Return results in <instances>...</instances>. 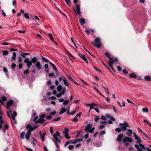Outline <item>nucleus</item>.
<instances>
[{
  "label": "nucleus",
  "instance_id": "obj_21",
  "mask_svg": "<svg viewBox=\"0 0 151 151\" xmlns=\"http://www.w3.org/2000/svg\"><path fill=\"white\" fill-rule=\"evenodd\" d=\"M80 22L81 24L82 25L83 24H85L86 22V20L85 19L83 18H80Z\"/></svg>",
  "mask_w": 151,
  "mask_h": 151
},
{
  "label": "nucleus",
  "instance_id": "obj_49",
  "mask_svg": "<svg viewBox=\"0 0 151 151\" xmlns=\"http://www.w3.org/2000/svg\"><path fill=\"white\" fill-rule=\"evenodd\" d=\"M11 66L12 68L14 69L16 68V65L15 64L13 63L12 64Z\"/></svg>",
  "mask_w": 151,
  "mask_h": 151
},
{
  "label": "nucleus",
  "instance_id": "obj_19",
  "mask_svg": "<svg viewBox=\"0 0 151 151\" xmlns=\"http://www.w3.org/2000/svg\"><path fill=\"white\" fill-rule=\"evenodd\" d=\"M82 140H83L82 139L76 138L75 139L74 142H72V144H75V143H77V142L82 141Z\"/></svg>",
  "mask_w": 151,
  "mask_h": 151
},
{
  "label": "nucleus",
  "instance_id": "obj_23",
  "mask_svg": "<svg viewBox=\"0 0 151 151\" xmlns=\"http://www.w3.org/2000/svg\"><path fill=\"white\" fill-rule=\"evenodd\" d=\"M0 123L1 124H3L4 123V121L2 120V112L0 111Z\"/></svg>",
  "mask_w": 151,
  "mask_h": 151
},
{
  "label": "nucleus",
  "instance_id": "obj_39",
  "mask_svg": "<svg viewBox=\"0 0 151 151\" xmlns=\"http://www.w3.org/2000/svg\"><path fill=\"white\" fill-rule=\"evenodd\" d=\"M121 106V104H117L116 107L117 109L121 110L122 109Z\"/></svg>",
  "mask_w": 151,
  "mask_h": 151
},
{
  "label": "nucleus",
  "instance_id": "obj_63",
  "mask_svg": "<svg viewBox=\"0 0 151 151\" xmlns=\"http://www.w3.org/2000/svg\"><path fill=\"white\" fill-rule=\"evenodd\" d=\"M105 134V131H101L100 133L101 135H103Z\"/></svg>",
  "mask_w": 151,
  "mask_h": 151
},
{
  "label": "nucleus",
  "instance_id": "obj_34",
  "mask_svg": "<svg viewBox=\"0 0 151 151\" xmlns=\"http://www.w3.org/2000/svg\"><path fill=\"white\" fill-rule=\"evenodd\" d=\"M130 76L132 78H136L137 77L136 75L134 73H131L129 74Z\"/></svg>",
  "mask_w": 151,
  "mask_h": 151
},
{
  "label": "nucleus",
  "instance_id": "obj_35",
  "mask_svg": "<svg viewBox=\"0 0 151 151\" xmlns=\"http://www.w3.org/2000/svg\"><path fill=\"white\" fill-rule=\"evenodd\" d=\"M19 52L21 53H19V54L22 56V58H24L26 57V55H25L24 53H23L20 51H19Z\"/></svg>",
  "mask_w": 151,
  "mask_h": 151
},
{
  "label": "nucleus",
  "instance_id": "obj_46",
  "mask_svg": "<svg viewBox=\"0 0 151 151\" xmlns=\"http://www.w3.org/2000/svg\"><path fill=\"white\" fill-rule=\"evenodd\" d=\"M61 117H59L58 118H57L56 119H54L53 120V122H56V121H59L60 119H61Z\"/></svg>",
  "mask_w": 151,
  "mask_h": 151
},
{
  "label": "nucleus",
  "instance_id": "obj_44",
  "mask_svg": "<svg viewBox=\"0 0 151 151\" xmlns=\"http://www.w3.org/2000/svg\"><path fill=\"white\" fill-rule=\"evenodd\" d=\"M67 78H68V79L70 81H73V79L71 77V76H69V75H67Z\"/></svg>",
  "mask_w": 151,
  "mask_h": 151
},
{
  "label": "nucleus",
  "instance_id": "obj_31",
  "mask_svg": "<svg viewBox=\"0 0 151 151\" xmlns=\"http://www.w3.org/2000/svg\"><path fill=\"white\" fill-rule=\"evenodd\" d=\"M100 39L99 38H96L94 40L95 43H99L100 42Z\"/></svg>",
  "mask_w": 151,
  "mask_h": 151
},
{
  "label": "nucleus",
  "instance_id": "obj_48",
  "mask_svg": "<svg viewBox=\"0 0 151 151\" xmlns=\"http://www.w3.org/2000/svg\"><path fill=\"white\" fill-rule=\"evenodd\" d=\"M115 131L118 133H120L121 131H122L121 128H117L116 129Z\"/></svg>",
  "mask_w": 151,
  "mask_h": 151
},
{
  "label": "nucleus",
  "instance_id": "obj_45",
  "mask_svg": "<svg viewBox=\"0 0 151 151\" xmlns=\"http://www.w3.org/2000/svg\"><path fill=\"white\" fill-rule=\"evenodd\" d=\"M104 90L106 92V93L107 94H109V91L108 89L106 87V88H104Z\"/></svg>",
  "mask_w": 151,
  "mask_h": 151
},
{
  "label": "nucleus",
  "instance_id": "obj_20",
  "mask_svg": "<svg viewBox=\"0 0 151 151\" xmlns=\"http://www.w3.org/2000/svg\"><path fill=\"white\" fill-rule=\"evenodd\" d=\"M92 44L96 47L98 48H100L101 47V45L100 43H98L97 44H96L95 43L93 42Z\"/></svg>",
  "mask_w": 151,
  "mask_h": 151
},
{
  "label": "nucleus",
  "instance_id": "obj_47",
  "mask_svg": "<svg viewBox=\"0 0 151 151\" xmlns=\"http://www.w3.org/2000/svg\"><path fill=\"white\" fill-rule=\"evenodd\" d=\"M129 151H134V148L132 146H130L129 148Z\"/></svg>",
  "mask_w": 151,
  "mask_h": 151
},
{
  "label": "nucleus",
  "instance_id": "obj_15",
  "mask_svg": "<svg viewBox=\"0 0 151 151\" xmlns=\"http://www.w3.org/2000/svg\"><path fill=\"white\" fill-rule=\"evenodd\" d=\"M65 88H63V90L61 92H60V93H57L56 96L57 97H60L65 92Z\"/></svg>",
  "mask_w": 151,
  "mask_h": 151
},
{
  "label": "nucleus",
  "instance_id": "obj_6",
  "mask_svg": "<svg viewBox=\"0 0 151 151\" xmlns=\"http://www.w3.org/2000/svg\"><path fill=\"white\" fill-rule=\"evenodd\" d=\"M122 141L124 142L125 143L126 146H128L129 143L128 142L130 143L132 142V139L129 137H125L124 138L122 139Z\"/></svg>",
  "mask_w": 151,
  "mask_h": 151
},
{
  "label": "nucleus",
  "instance_id": "obj_13",
  "mask_svg": "<svg viewBox=\"0 0 151 151\" xmlns=\"http://www.w3.org/2000/svg\"><path fill=\"white\" fill-rule=\"evenodd\" d=\"M31 134V132L30 131H27V133L25 135V138L27 139L28 140L29 139L30 136Z\"/></svg>",
  "mask_w": 151,
  "mask_h": 151
},
{
  "label": "nucleus",
  "instance_id": "obj_17",
  "mask_svg": "<svg viewBox=\"0 0 151 151\" xmlns=\"http://www.w3.org/2000/svg\"><path fill=\"white\" fill-rule=\"evenodd\" d=\"M127 131L128 132L126 133V134L128 137H131L132 134V130L131 129H128Z\"/></svg>",
  "mask_w": 151,
  "mask_h": 151
},
{
  "label": "nucleus",
  "instance_id": "obj_18",
  "mask_svg": "<svg viewBox=\"0 0 151 151\" xmlns=\"http://www.w3.org/2000/svg\"><path fill=\"white\" fill-rule=\"evenodd\" d=\"M45 120L44 119H39L37 122H36V124H37L39 123H40L42 124L44 122H45Z\"/></svg>",
  "mask_w": 151,
  "mask_h": 151
},
{
  "label": "nucleus",
  "instance_id": "obj_27",
  "mask_svg": "<svg viewBox=\"0 0 151 151\" xmlns=\"http://www.w3.org/2000/svg\"><path fill=\"white\" fill-rule=\"evenodd\" d=\"M7 99L6 98L4 97L3 96L1 97V100H0V102L1 104H3L2 101H6Z\"/></svg>",
  "mask_w": 151,
  "mask_h": 151
},
{
  "label": "nucleus",
  "instance_id": "obj_53",
  "mask_svg": "<svg viewBox=\"0 0 151 151\" xmlns=\"http://www.w3.org/2000/svg\"><path fill=\"white\" fill-rule=\"evenodd\" d=\"M72 121L73 122H77L78 121V120L77 119L76 117L75 116V117L72 119Z\"/></svg>",
  "mask_w": 151,
  "mask_h": 151
},
{
  "label": "nucleus",
  "instance_id": "obj_41",
  "mask_svg": "<svg viewBox=\"0 0 151 151\" xmlns=\"http://www.w3.org/2000/svg\"><path fill=\"white\" fill-rule=\"evenodd\" d=\"M23 16L25 17L26 19H28L29 18V14L28 13L24 14Z\"/></svg>",
  "mask_w": 151,
  "mask_h": 151
},
{
  "label": "nucleus",
  "instance_id": "obj_64",
  "mask_svg": "<svg viewBox=\"0 0 151 151\" xmlns=\"http://www.w3.org/2000/svg\"><path fill=\"white\" fill-rule=\"evenodd\" d=\"M122 72L123 73L125 74H127L128 73V71L124 69L122 70Z\"/></svg>",
  "mask_w": 151,
  "mask_h": 151
},
{
  "label": "nucleus",
  "instance_id": "obj_58",
  "mask_svg": "<svg viewBox=\"0 0 151 151\" xmlns=\"http://www.w3.org/2000/svg\"><path fill=\"white\" fill-rule=\"evenodd\" d=\"M101 119L102 120H106V117L104 116H102L101 117Z\"/></svg>",
  "mask_w": 151,
  "mask_h": 151
},
{
  "label": "nucleus",
  "instance_id": "obj_37",
  "mask_svg": "<svg viewBox=\"0 0 151 151\" xmlns=\"http://www.w3.org/2000/svg\"><path fill=\"white\" fill-rule=\"evenodd\" d=\"M142 111L144 112H147L148 111V108H144L142 109Z\"/></svg>",
  "mask_w": 151,
  "mask_h": 151
},
{
  "label": "nucleus",
  "instance_id": "obj_54",
  "mask_svg": "<svg viewBox=\"0 0 151 151\" xmlns=\"http://www.w3.org/2000/svg\"><path fill=\"white\" fill-rule=\"evenodd\" d=\"M65 138L68 139H70V137L69 136L68 134L67 135L65 134Z\"/></svg>",
  "mask_w": 151,
  "mask_h": 151
},
{
  "label": "nucleus",
  "instance_id": "obj_2",
  "mask_svg": "<svg viewBox=\"0 0 151 151\" xmlns=\"http://www.w3.org/2000/svg\"><path fill=\"white\" fill-rule=\"evenodd\" d=\"M60 135V132L58 131H57L56 132V133H54L53 135V138L55 140V141H53L55 143L56 145V147L57 148H58V144L57 142H60V140L59 139L58 137Z\"/></svg>",
  "mask_w": 151,
  "mask_h": 151
},
{
  "label": "nucleus",
  "instance_id": "obj_11",
  "mask_svg": "<svg viewBox=\"0 0 151 151\" xmlns=\"http://www.w3.org/2000/svg\"><path fill=\"white\" fill-rule=\"evenodd\" d=\"M17 115V113L15 111H13V113L11 114L12 118L15 124L17 123V122L15 120V117Z\"/></svg>",
  "mask_w": 151,
  "mask_h": 151
},
{
  "label": "nucleus",
  "instance_id": "obj_22",
  "mask_svg": "<svg viewBox=\"0 0 151 151\" xmlns=\"http://www.w3.org/2000/svg\"><path fill=\"white\" fill-rule=\"evenodd\" d=\"M12 54L13 55L12 57V60L13 61H15L16 60V53L15 52H13Z\"/></svg>",
  "mask_w": 151,
  "mask_h": 151
},
{
  "label": "nucleus",
  "instance_id": "obj_43",
  "mask_svg": "<svg viewBox=\"0 0 151 151\" xmlns=\"http://www.w3.org/2000/svg\"><path fill=\"white\" fill-rule=\"evenodd\" d=\"M134 147H135L137 149V151H138L140 150V148L139 147V145H138L135 144L134 145Z\"/></svg>",
  "mask_w": 151,
  "mask_h": 151
},
{
  "label": "nucleus",
  "instance_id": "obj_14",
  "mask_svg": "<svg viewBox=\"0 0 151 151\" xmlns=\"http://www.w3.org/2000/svg\"><path fill=\"white\" fill-rule=\"evenodd\" d=\"M124 137V136L122 134H119L117 138V140L119 142H120L122 141V139Z\"/></svg>",
  "mask_w": 151,
  "mask_h": 151
},
{
  "label": "nucleus",
  "instance_id": "obj_32",
  "mask_svg": "<svg viewBox=\"0 0 151 151\" xmlns=\"http://www.w3.org/2000/svg\"><path fill=\"white\" fill-rule=\"evenodd\" d=\"M26 127L27 129H28V131H30V130L32 129V127L30 124H29L27 125Z\"/></svg>",
  "mask_w": 151,
  "mask_h": 151
},
{
  "label": "nucleus",
  "instance_id": "obj_55",
  "mask_svg": "<svg viewBox=\"0 0 151 151\" xmlns=\"http://www.w3.org/2000/svg\"><path fill=\"white\" fill-rule=\"evenodd\" d=\"M29 70L27 69V70H26L24 71V74H27L29 73Z\"/></svg>",
  "mask_w": 151,
  "mask_h": 151
},
{
  "label": "nucleus",
  "instance_id": "obj_40",
  "mask_svg": "<svg viewBox=\"0 0 151 151\" xmlns=\"http://www.w3.org/2000/svg\"><path fill=\"white\" fill-rule=\"evenodd\" d=\"M48 76L50 77H53L54 78L56 77L55 76L54 73H49L48 74Z\"/></svg>",
  "mask_w": 151,
  "mask_h": 151
},
{
  "label": "nucleus",
  "instance_id": "obj_57",
  "mask_svg": "<svg viewBox=\"0 0 151 151\" xmlns=\"http://www.w3.org/2000/svg\"><path fill=\"white\" fill-rule=\"evenodd\" d=\"M110 120L112 121H115V119L114 118L113 116H111L110 118Z\"/></svg>",
  "mask_w": 151,
  "mask_h": 151
},
{
  "label": "nucleus",
  "instance_id": "obj_8",
  "mask_svg": "<svg viewBox=\"0 0 151 151\" xmlns=\"http://www.w3.org/2000/svg\"><path fill=\"white\" fill-rule=\"evenodd\" d=\"M35 65L38 70H40L42 68L41 65L39 61L37 62L35 64Z\"/></svg>",
  "mask_w": 151,
  "mask_h": 151
},
{
  "label": "nucleus",
  "instance_id": "obj_38",
  "mask_svg": "<svg viewBox=\"0 0 151 151\" xmlns=\"http://www.w3.org/2000/svg\"><path fill=\"white\" fill-rule=\"evenodd\" d=\"M38 127V126L37 125H35L34 127H32V129L30 130V131L31 132L33 131L37 128Z\"/></svg>",
  "mask_w": 151,
  "mask_h": 151
},
{
  "label": "nucleus",
  "instance_id": "obj_16",
  "mask_svg": "<svg viewBox=\"0 0 151 151\" xmlns=\"http://www.w3.org/2000/svg\"><path fill=\"white\" fill-rule=\"evenodd\" d=\"M67 110V109H66L65 107H63L61 108L60 109V111L59 113L60 114H62L65 112V111H66Z\"/></svg>",
  "mask_w": 151,
  "mask_h": 151
},
{
  "label": "nucleus",
  "instance_id": "obj_1",
  "mask_svg": "<svg viewBox=\"0 0 151 151\" xmlns=\"http://www.w3.org/2000/svg\"><path fill=\"white\" fill-rule=\"evenodd\" d=\"M37 60V58L35 57H33L31 60H29L28 58H27L24 60V63H26L27 68H29L32 65V63H36Z\"/></svg>",
  "mask_w": 151,
  "mask_h": 151
},
{
  "label": "nucleus",
  "instance_id": "obj_4",
  "mask_svg": "<svg viewBox=\"0 0 151 151\" xmlns=\"http://www.w3.org/2000/svg\"><path fill=\"white\" fill-rule=\"evenodd\" d=\"M92 127V124H88L86 127L84 129V130L86 131V132H89L92 133L93 132L95 129V128L94 127L91 128Z\"/></svg>",
  "mask_w": 151,
  "mask_h": 151
},
{
  "label": "nucleus",
  "instance_id": "obj_5",
  "mask_svg": "<svg viewBox=\"0 0 151 151\" xmlns=\"http://www.w3.org/2000/svg\"><path fill=\"white\" fill-rule=\"evenodd\" d=\"M119 126L121 127V129L122 131L123 132L125 131L127 129V127H128V124L126 122L124 123H121L119 124Z\"/></svg>",
  "mask_w": 151,
  "mask_h": 151
},
{
  "label": "nucleus",
  "instance_id": "obj_25",
  "mask_svg": "<svg viewBox=\"0 0 151 151\" xmlns=\"http://www.w3.org/2000/svg\"><path fill=\"white\" fill-rule=\"evenodd\" d=\"M64 131H63V132L64 134H68V129L66 128H65L64 129Z\"/></svg>",
  "mask_w": 151,
  "mask_h": 151
},
{
  "label": "nucleus",
  "instance_id": "obj_50",
  "mask_svg": "<svg viewBox=\"0 0 151 151\" xmlns=\"http://www.w3.org/2000/svg\"><path fill=\"white\" fill-rule=\"evenodd\" d=\"M65 78L63 76H61L59 78V81H62L63 80V79Z\"/></svg>",
  "mask_w": 151,
  "mask_h": 151
},
{
  "label": "nucleus",
  "instance_id": "obj_36",
  "mask_svg": "<svg viewBox=\"0 0 151 151\" xmlns=\"http://www.w3.org/2000/svg\"><path fill=\"white\" fill-rule=\"evenodd\" d=\"M8 53V51L7 50H4L2 52V53L4 55H7Z\"/></svg>",
  "mask_w": 151,
  "mask_h": 151
},
{
  "label": "nucleus",
  "instance_id": "obj_60",
  "mask_svg": "<svg viewBox=\"0 0 151 151\" xmlns=\"http://www.w3.org/2000/svg\"><path fill=\"white\" fill-rule=\"evenodd\" d=\"M56 113V112L55 111H53L50 113V114L51 115H55Z\"/></svg>",
  "mask_w": 151,
  "mask_h": 151
},
{
  "label": "nucleus",
  "instance_id": "obj_62",
  "mask_svg": "<svg viewBox=\"0 0 151 151\" xmlns=\"http://www.w3.org/2000/svg\"><path fill=\"white\" fill-rule=\"evenodd\" d=\"M117 68L119 71H120L122 70V68L119 66H117Z\"/></svg>",
  "mask_w": 151,
  "mask_h": 151
},
{
  "label": "nucleus",
  "instance_id": "obj_30",
  "mask_svg": "<svg viewBox=\"0 0 151 151\" xmlns=\"http://www.w3.org/2000/svg\"><path fill=\"white\" fill-rule=\"evenodd\" d=\"M25 133V132L24 131L22 132V133H20V137L22 139H24V135Z\"/></svg>",
  "mask_w": 151,
  "mask_h": 151
},
{
  "label": "nucleus",
  "instance_id": "obj_3",
  "mask_svg": "<svg viewBox=\"0 0 151 151\" xmlns=\"http://www.w3.org/2000/svg\"><path fill=\"white\" fill-rule=\"evenodd\" d=\"M105 54L107 57L109 58L110 60L108 61V64L109 66L111 68L112 70L114 71L113 67V63L114 62V60L112 58L110 57V54L106 52L105 53Z\"/></svg>",
  "mask_w": 151,
  "mask_h": 151
},
{
  "label": "nucleus",
  "instance_id": "obj_29",
  "mask_svg": "<svg viewBox=\"0 0 151 151\" xmlns=\"http://www.w3.org/2000/svg\"><path fill=\"white\" fill-rule=\"evenodd\" d=\"M63 82H64V84L65 86H68L69 85V83H68V81L65 78L63 79Z\"/></svg>",
  "mask_w": 151,
  "mask_h": 151
},
{
  "label": "nucleus",
  "instance_id": "obj_7",
  "mask_svg": "<svg viewBox=\"0 0 151 151\" xmlns=\"http://www.w3.org/2000/svg\"><path fill=\"white\" fill-rule=\"evenodd\" d=\"M135 139L137 141V143L139 144V145L141 148L144 150H145L146 149V148L145 147L144 145L141 143V141L139 137H137V138Z\"/></svg>",
  "mask_w": 151,
  "mask_h": 151
},
{
  "label": "nucleus",
  "instance_id": "obj_10",
  "mask_svg": "<svg viewBox=\"0 0 151 151\" xmlns=\"http://www.w3.org/2000/svg\"><path fill=\"white\" fill-rule=\"evenodd\" d=\"M39 134L40 135V138L41 139L42 142L45 140V136L46 135V133L45 132L42 133L41 131H40L39 132Z\"/></svg>",
  "mask_w": 151,
  "mask_h": 151
},
{
  "label": "nucleus",
  "instance_id": "obj_61",
  "mask_svg": "<svg viewBox=\"0 0 151 151\" xmlns=\"http://www.w3.org/2000/svg\"><path fill=\"white\" fill-rule=\"evenodd\" d=\"M50 133L52 134L53 131V129H52V127H50Z\"/></svg>",
  "mask_w": 151,
  "mask_h": 151
},
{
  "label": "nucleus",
  "instance_id": "obj_42",
  "mask_svg": "<svg viewBox=\"0 0 151 151\" xmlns=\"http://www.w3.org/2000/svg\"><path fill=\"white\" fill-rule=\"evenodd\" d=\"M134 147H135L137 149V151H138L140 150V148L139 147V145H138L135 144L134 145Z\"/></svg>",
  "mask_w": 151,
  "mask_h": 151
},
{
  "label": "nucleus",
  "instance_id": "obj_26",
  "mask_svg": "<svg viewBox=\"0 0 151 151\" xmlns=\"http://www.w3.org/2000/svg\"><path fill=\"white\" fill-rule=\"evenodd\" d=\"M63 89L62 88V86L61 85H59L57 88V91L58 92H61Z\"/></svg>",
  "mask_w": 151,
  "mask_h": 151
},
{
  "label": "nucleus",
  "instance_id": "obj_33",
  "mask_svg": "<svg viewBox=\"0 0 151 151\" xmlns=\"http://www.w3.org/2000/svg\"><path fill=\"white\" fill-rule=\"evenodd\" d=\"M145 80L147 81H151V78L149 76H146L145 77Z\"/></svg>",
  "mask_w": 151,
  "mask_h": 151
},
{
  "label": "nucleus",
  "instance_id": "obj_52",
  "mask_svg": "<svg viewBox=\"0 0 151 151\" xmlns=\"http://www.w3.org/2000/svg\"><path fill=\"white\" fill-rule=\"evenodd\" d=\"M14 103L13 101L12 100H10V101H7L6 104H13Z\"/></svg>",
  "mask_w": 151,
  "mask_h": 151
},
{
  "label": "nucleus",
  "instance_id": "obj_51",
  "mask_svg": "<svg viewBox=\"0 0 151 151\" xmlns=\"http://www.w3.org/2000/svg\"><path fill=\"white\" fill-rule=\"evenodd\" d=\"M77 109H74V110L73 111L70 113V114L72 115H73L74 114H75V113L76 112V111H77Z\"/></svg>",
  "mask_w": 151,
  "mask_h": 151
},
{
  "label": "nucleus",
  "instance_id": "obj_56",
  "mask_svg": "<svg viewBox=\"0 0 151 151\" xmlns=\"http://www.w3.org/2000/svg\"><path fill=\"white\" fill-rule=\"evenodd\" d=\"M68 5H69L70 4V0H65Z\"/></svg>",
  "mask_w": 151,
  "mask_h": 151
},
{
  "label": "nucleus",
  "instance_id": "obj_28",
  "mask_svg": "<svg viewBox=\"0 0 151 151\" xmlns=\"http://www.w3.org/2000/svg\"><path fill=\"white\" fill-rule=\"evenodd\" d=\"M42 62H45L46 63H48L49 62V60L47 59L44 58L43 56L42 57Z\"/></svg>",
  "mask_w": 151,
  "mask_h": 151
},
{
  "label": "nucleus",
  "instance_id": "obj_9",
  "mask_svg": "<svg viewBox=\"0 0 151 151\" xmlns=\"http://www.w3.org/2000/svg\"><path fill=\"white\" fill-rule=\"evenodd\" d=\"M76 10L75 9H74V10L75 12V13L76 14L77 13L78 14H81L80 11V6L79 5L77 4L76 6Z\"/></svg>",
  "mask_w": 151,
  "mask_h": 151
},
{
  "label": "nucleus",
  "instance_id": "obj_24",
  "mask_svg": "<svg viewBox=\"0 0 151 151\" xmlns=\"http://www.w3.org/2000/svg\"><path fill=\"white\" fill-rule=\"evenodd\" d=\"M78 56L81 58L83 60L86 59V58L84 55L81 54H79L78 55Z\"/></svg>",
  "mask_w": 151,
  "mask_h": 151
},
{
  "label": "nucleus",
  "instance_id": "obj_12",
  "mask_svg": "<svg viewBox=\"0 0 151 151\" xmlns=\"http://www.w3.org/2000/svg\"><path fill=\"white\" fill-rule=\"evenodd\" d=\"M32 117L33 118L34 117L33 121L35 122V124H36V122H37V119L38 116L36 115V114L35 113H34L33 114Z\"/></svg>",
  "mask_w": 151,
  "mask_h": 151
},
{
  "label": "nucleus",
  "instance_id": "obj_59",
  "mask_svg": "<svg viewBox=\"0 0 151 151\" xmlns=\"http://www.w3.org/2000/svg\"><path fill=\"white\" fill-rule=\"evenodd\" d=\"M74 147V146L73 145H69L68 147V149L70 150L72 149Z\"/></svg>",
  "mask_w": 151,
  "mask_h": 151
}]
</instances>
